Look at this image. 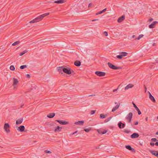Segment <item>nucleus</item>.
Masks as SVG:
<instances>
[{"instance_id": "e433bc0d", "label": "nucleus", "mask_w": 158, "mask_h": 158, "mask_svg": "<svg viewBox=\"0 0 158 158\" xmlns=\"http://www.w3.org/2000/svg\"><path fill=\"white\" fill-rule=\"evenodd\" d=\"M10 69L12 71H14L15 69V68L13 65H11L10 68Z\"/></svg>"}, {"instance_id": "393cba45", "label": "nucleus", "mask_w": 158, "mask_h": 158, "mask_svg": "<svg viewBox=\"0 0 158 158\" xmlns=\"http://www.w3.org/2000/svg\"><path fill=\"white\" fill-rule=\"evenodd\" d=\"M62 129V128L61 127H60L59 126H58L55 129V132L60 131Z\"/></svg>"}, {"instance_id": "a18cd8bd", "label": "nucleus", "mask_w": 158, "mask_h": 158, "mask_svg": "<svg viewBox=\"0 0 158 158\" xmlns=\"http://www.w3.org/2000/svg\"><path fill=\"white\" fill-rule=\"evenodd\" d=\"M95 112V111L94 110H93L91 111V114H94Z\"/></svg>"}, {"instance_id": "ea45409f", "label": "nucleus", "mask_w": 158, "mask_h": 158, "mask_svg": "<svg viewBox=\"0 0 158 158\" xmlns=\"http://www.w3.org/2000/svg\"><path fill=\"white\" fill-rule=\"evenodd\" d=\"M116 57L117 58L121 59L122 58L123 56L121 55H119L117 56Z\"/></svg>"}, {"instance_id": "774afa93", "label": "nucleus", "mask_w": 158, "mask_h": 158, "mask_svg": "<svg viewBox=\"0 0 158 158\" xmlns=\"http://www.w3.org/2000/svg\"><path fill=\"white\" fill-rule=\"evenodd\" d=\"M156 62H157V63L158 62V60H156Z\"/></svg>"}, {"instance_id": "bb28decb", "label": "nucleus", "mask_w": 158, "mask_h": 158, "mask_svg": "<svg viewBox=\"0 0 158 158\" xmlns=\"http://www.w3.org/2000/svg\"><path fill=\"white\" fill-rule=\"evenodd\" d=\"M49 13H47L40 15V16L41 18L42 19L43 18L49 15Z\"/></svg>"}, {"instance_id": "0eeeda50", "label": "nucleus", "mask_w": 158, "mask_h": 158, "mask_svg": "<svg viewBox=\"0 0 158 158\" xmlns=\"http://www.w3.org/2000/svg\"><path fill=\"white\" fill-rule=\"evenodd\" d=\"M158 23V22L157 21H153L151 24L149 25V28H154L155 27V26Z\"/></svg>"}, {"instance_id": "680f3d73", "label": "nucleus", "mask_w": 158, "mask_h": 158, "mask_svg": "<svg viewBox=\"0 0 158 158\" xmlns=\"http://www.w3.org/2000/svg\"><path fill=\"white\" fill-rule=\"evenodd\" d=\"M148 117H147L146 118H145V119H146V120L147 121L148 120Z\"/></svg>"}, {"instance_id": "4be33fe9", "label": "nucleus", "mask_w": 158, "mask_h": 158, "mask_svg": "<svg viewBox=\"0 0 158 158\" xmlns=\"http://www.w3.org/2000/svg\"><path fill=\"white\" fill-rule=\"evenodd\" d=\"M133 86V85H132L131 84H129L127 85L125 88V90L128 89L132 88Z\"/></svg>"}, {"instance_id": "6e6552de", "label": "nucleus", "mask_w": 158, "mask_h": 158, "mask_svg": "<svg viewBox=\"0 0 158 158\" xmlns=\"http://www.w3.org/2000/svg\"><path fill=\"white\" fill-rule=\"evenodd\" d=\"M139 136L138 133H134L131 135V137L132 139H134L138 138Z\"/></svg>"}, {"instance_id": "bf43d9fd", "label": "nucleus", "mask_w": 158, "mask_h": 158, "mask_svg": "<svg viewBox=\"0 0 158 158\" xmlns=\"http://www.w3.org/2000/svg\"><path fill=\"white\" fill-rule=\"evenodd\" d=\"M138 124V121H137L134 123V125H137V124Z\"/></svg>"}, {"instance_id": "f03ea898", "label": "nucleus", "mask_w": 158, "mask_h": 158, "mask_svg": "<svg viewBox=\"0 0 158 158\" xmlns=\"http://www.w3.org/2000/svg\"><path fill=\"white\" fill-rule=\"evenodd\" d=\"M10 126L8 123H6L4 124V128L7 133H9L10 132Z\"/></svg>"}, {"instance_id": "49530a36", "label": "nucleus", "mask_w": 158, "mask_h": 158, "mask_svg": "<svg viewBox=\"0 0 158 158\" xmlns=\"http://www.w3.org/2000/svg\"><path fill=\"white\" fill-rule=\"evenodd\" d=\"M99 146L96 147L95 148L93 149L94 150L99 149Z\"/></svg>"}, {"instance_id": "1a4fd4ad", "label": "nucleus", "mask_w": 158, "mask_h": 158, "mask_svg": "<svg viewBox=\"0 0 158 158\" xmlns=\"http://www.w3.org/2000/svg\"><path fill=\"white\" fill-rule=\"evenodd\" d=\"M56 121L58 122L61 125H65L68 123V122L65 121H62L60 120H56Z\"/></svg>"}, {"instance_id": "6ab92c4d", "label": "nucleus", "mask_w": 158, "mask_h": 158, "mask_svg": "<svg viewBox=\"0 0 158 158\" xmlns=\"http://www.w3.org/2000/svg\"><path fill=\"white\" fill-rule=\"evenodd\" d=\"M84 123L83 121H78L77 122H75L74 124L76 125H82Z\"/></svg>"}, {"instance_id": "58836bf2", "label": "nucleus", "mask_w": 158, "mask_h": 158, "mask_svg": "<svg viewBox=\"0 0 158 158\" xmlns=\"http://www.w3.org/2000/svg\"><path fill=\"white\" fill-rule=\"evenodd\" d=\"M91 130L90 129H89V128H86V129H84V130L86 132H89L90 131V130Z\"/></svg>"}, {"instance_id": "7ed1b4c3", "label": "nucleus", "mask_w": 158, "mask_h": 158, "mask_svg": "<svg viewBox=\"0 0 158 158\" xmlns=\"http://www.w3.org/2000/svg\"><path fill=\"white\" fill-rule=\"evenodd\" d=\"M133 114L131 112H130L126 117V119L128 120L129 123H130Z\"/></svg>"}, {"instance_id": "f3484780", "label": "nucleus", "mask_w": 158, "mask_h": 158, "mask_svg": "<svg viewBox=\"0 0 158 158\" xmlns=\"http://www.w3.org/2000/svg\"><path fill=\"white\" fill-rule=\"evenodd\" d=\"M120 104L119 103L118 105H117L113 107L112 110V112H114L117 110L119 107Z\"/></svg>"}, {"instance_id": "0e129e2a", "label": "nucleus", "mask_w": 158, "mask_h": 158, "mask_svg": "<svg viewBox=\"0 0 158 158\" xmlns=\"http://www.w3.org/2000/svg\"><path fill=\"white\" fill-rule=\"evenodd\" d=\"M156 135H158V131H157L156 132Z\"/></svg>"}, {"instance_id": "2f4dec72", "label": "nucleus", "mask_w": 158, "mask_h": 158, "mask_svg": "<svg viewBox=\"0 0 158 158\" xmlns=\"http://www.w3.org/2000/svg\"><path fill=\"white\" fill-rule=\"evenodd\" d=\"M27 66L26 65H21L20 66V68L21 69H23L26 68H27Z\"/></svg>"}, {"instance_id": "3c124183", "label": "nucleus", "mask_w": 158, "mask_h": 158, "mask_svg": "<svg viewBox=\"0 0 158 158\" xmlns=\"http://www.w3.org/2000/svg\"><path fill=\"white\" fill-rule=\"evenodd\" d=\"M26 77L28 78H30V75H29V74H27L26 75Z\"/></svg>"}, {"instance_id": "cd10ccee", "label": "nucleus", "mask_w": 158, "mask_h": 158, "mask_svg": "<svg viewBox=\"0 0 158 158\" xmlns=\"http://www.w3.org/2000/svg\"><path fill=\"white\" fill-rule=\"evenodd\" d=\"M127 53L125 52H122L119 53V54L121 55L123 57L127 56Z\"/></svg>"}, {"instance_id": "c756f323", "label": "nucleus", "mask_w": 158, "mask_h": 158, "mask_svg": "<svg viewBox=\"0 0 158 158\" xmlns=\"http://www.w3.org/2000/svg\"><path fill=\"white\" fill-rule=\"evenodd\" d=\"M35 19H36V20L37 22H39V21H41L42 19L41 18V17L40 15L38 17H37Z\"/></svg>"}, {"instance_id": "c85d7f7f", "label": "nucleus", "mask_w": 158, "mask_h": 158, "mask_svg": "<svg viewBox=\"0 0 158 158\" xmlns=\"http://www.w3.org/2000/svg\"><path fill=\"white\" fill-rule=\"evenodd\" d=\"M107 116V114L104 115V114H101L100 115V118H104Z\"/></svg>"}, {"instance_id": "a211bd4d", "label": "nucleus", "mask_w": 158, "mask_h": 158, "mask_svg": "<svg viewBox=\"0 0 158 158\" xmlns=\"http://www.w3.org/2000/svg\"><path fill=\"white\" fill-rule=\"evenodd\" d=\"M55 114L54 113H51L47 115V117L50 118H52L55 116Z\"/></svg>"}, {"instance_id": "f257e3e1", "label": "nucleus", "mask_w": 158, "mask_h": 158, "mask_svg": "<svg viewBox=\"0 0 158 158\" xmlns=\"http://www.w3.org/2000/svg\"><path fill=\"white\" fill-rule=\"evenodd\" d=\"M107 64L109 67L113 69L117 70L121 69V67L116 66L110 62H108Z\"/></svg>"}, {"instance_id": "603ef678", "label": "nucleus", "mask_w": 158, "mask_h": 158, "mask_svg": "<svg viewBox=\"0 0 158 158\" xmlns=\"http://www.w3.org/2000/svg\"><path fill=\"white\" fill-rule=\"evenodd\" d=\"M155 145L156 146H158V141L156 142L155 143Z\"/></svg>"}, {"instance_id": "473e14b6", "label": "nucleus", "mask_w": 158, "mask_h": 158, "mask_svg": "<svg viewBox=\"0 0 158 158\" xmlns=\"http://www.w3.org/2000/svg\"><path fill=\"white\" fill-rule=\"evenodd\" d=\"M143 36V35H140L137 38H136L135 39V40H139L140 39L142 38Z\"/></svg>"}, {"instance_id": "72a5a7b5", "label": "nucleus", "mask_w": 158, "mask_h": 158, "mask_svg": "<svg viewBox=\"0 0 158 158\" xmlns=\"http://www.w3.org/2000/svg\"><path fill=\"white\" fill-rule=\"evenodd\" d=\"M19 41H17L15 42H14V43H13L12 45L13 46H15L17 44H19Z\"/></svg>"}, {"instance_id": "9d476101", "label": "nucleus", "mask_w": 158, "mask_h": 158, "mask_svg": "<svg viewBox=\"0 0 158 158\" xmlns=\"http://www.w3.org/2000/svg\"><path fill=\"white\" fill-rule=\"evenodd\" d=\"M125 148L130 151H131L132 152H135V150L133 148H131V146L129 145H126Z\"/></svg>"}, {"instance_id": "338daca9", "label": "nucleus", "mask_w": 158, "mask_h": 158, "mask_svg": "<svg viewBox=\"0 0 158 158\" xmlns=\"http://www.w3.org/2000/svg\"><path fill=\"white\" fill-rule=\"evenodd\" d=\"M156 62H157V63L158 62V60H156Z\"/></svg>"}, {"instance_id": "f8f14e48", "label": "nucleus", "mask_w": 158, "mask_h": 158, "mask_svg": "<svg viewBox=\"0 0 158 158\" xmlns=\"http://www.w3.org/2000/svg\"><path fill=\"white\" fill-rule=\"evenodd\" d=\"M150 152L153 155L158 157V151L154 150H150Z\"/></svg>"}, {"instance_id": "dca6fc26", "label": "nucleus", "mask_w": 158, "mask_h": 158, "mask_svg": "<svg viewBox=\"0 0 158 158\" xmlns=\"http://www.w3.org/2000/svg\"><path fill=\"white\" fill-rule=\"evenodd\" d=\"M65 0H59L55 1L54 2L56 3L61 4L65 2Z\"/></svg>"}, {"instance_id": "4c0bfd02", "label": "nucleus", "mask_w": 158, "mask_h": 158, "mask_svg": "<svg viewBox=\"0 0 158 158\" xmlns=\"http://www.w3.org/2000/svg\"><path fill=\"white\" fill-rule=\"evenodd\" d=\"M36 22H37L35 19H35H33V20L31 21L30 22V23H36Z\"/></svg>"}, {"instance_id": "052dcab7", "label": "nucleus", "mask_w": 158, "mask_h": 158, "mask_svg": "<svg viewBox=\"0 0 158 158\" xmlns=\"http://www.w3.org/2000/svg\"><path fill=\"white\" fill-rule=\"evenodd\" d=\"M95 94H92V95H89V97H90V96H95Z\"/></svg>"}, {"instance_id": "4468645a", "label": "nucleus", "mask_w": 158, "mask_h": 158, "mask_svg": "<svg viewBox=\"0 0 158 158\" xmlns=\"http://www.w3.org/2000/svg\"><path fill=\"white\" fill-rule=\"evenodd\" d=\"M25 129V127L24 126H20L17 129V130L20 132H23Z\"/></svg>"}, {"instance_id": "7c9ffc66", "label": "nucleus", "mask_w": 158, "mask_h": 158, "mask_svg": "<svg viewBox=\"0 0 158 158\" xmlns=\"http://www.w3.org/2000/svg\"><path fill=\"white\" fill-rule=\"evenodd\" d=\"M112 118V117H110L109 118H107L106 119H105L104 121V122L105 123H107V122H108L109 121L110 119H111Z\"/></svg>"}, {"instance_id": "37998d69", "label": "nucleus", "mask_w": 158, "mask_h": 158, "mask_svg": "<svg viewBox=\"0 0 158 158\" xmlns=\"http://www.w3.org/2000/svg\"><path fill=\"white\" fill-rule=\"evenodd\" d=\"M45 153H49V154H50L52 152H51L50 151H48V150H46L45 151Z\"/></svg>"}, {"instance_id": "864d4df0", "label": "nucleus", "mask_w": 158, "mask_h": 158, "mask_svg": "<svg viewBox=\"0 0 158 158\" xmlns=\"http://www.w3.org/2000/svg\"><path fill=\"white\" fill-rule=\"evenodd\" d=\"M92 3H90L89 4V5H88V7H91V6H92Z\"/></svg>"}, {"instance_id": "5fc2aeb1", "label": "nucleus", "mask_w": 158, "mask_h": 158, "mask_svg": "<svg viewBox=\"0 0 158 158\" xmlns=\"http://www.w3.org/2000/svg\"><path fill=\"white\" fill-rule=\"evenodd\" d=\"M98 19H94L93 20H92V21H98Z\"/></svg>"}, {"instance_id": "c9c22d12", "label": "nucleus", "mask_w": 158, "mask_h": 158, "mask_svg": "<svg viewBox=\"0 0 158 158\" xmlns=\"http://www.w3.org/2000/svg\"><path fill=\"white\" fill-rule=\"evenodd\" d=\"M27 52V50H24L22 52L20 53L19 54V55L20 56H22L23 55V54H25Z\"/></svg>"}, {"instance_id": "c03bdc74", "label": "nucleus", "mask_w": 158, "mask_h": 158, "mask_svg": "<svg viewBox=\"0 0 158 158\" xmlns=\"http://www.w3.org/2000/svg\"><path fill=\"white\" fill-rule=\"evenodd\" d=\"M154 145H155V143L152 142H150V145L152 146H154Z\"/></svg>"}, {"instance_id": "4d7b16f0", "label": "nucleus", "mask_w": 158, "mask_h": 158, "mask_svg": "<svg viewBox=\"0 0 158 158\" xmlns=\"http://www.w3.org/2000/svg\"><path fill=\"white\" fill-rule=\"evenodd\" d=\"M118 89H113V92H115L116 91H117Z\"/></svg>"}, {"instance_id": "b1692460", "label": "nucleus", "mask_w": 158, "mask_h": 158, "mask_svg": "<svg viewBox=\"0 0 158 158\" xmlns=\"http://www.w3.org/2000/svg\"><path fill=\"white\" fill-rule=\"evenodd\" d=\"M14 81H13V85L14 86L16 85L17 83H18V81L17 79H15V78H13Z\"/></svg>"}, {"instance_id": "aec40b11", "label": "nucleus", "mask_w": 158, "mask_h": 158, "mask_svg": "<svg viewBox=\"0 0 158 158\" xmlns=\"http://www.w3.org/2000/svg\"><path fill=\"white\" fill-rule=\"evenodd\" d=\"M23 121V118H20L17 119L16 121V124L18 125L21 124L22 123Z\"/></svg>"}, {"instance_id": "8fccbe9b", "label": "nucleus", "mask_w": 158, "mask_h": 158, "mask_svg": "<svg viewBox=\"0 0 158 158\" xmlns=\"http://www.w3.org/2000/svg\"><path fill=\"white\" fill-rule=\"evenodd\" d=\"M77 131H76L75 132H73V133L72 134H71V135H74L75 134H76L77 133Z\"/></svg>"}, {"instance_id": "2eb2a0df", "label": "nucleus", "mask_w": 158, "mask_h": 158, "mask_svg": "<svg viewBox=\"0 0 158 158\" xmlns=\"http://www.w3.org/2000/svg\"><path fill=\"white\" fill-rule=\"evenodd\" d=\"M149 98L153 102H156V100L154 97L149 92Z\"/></svg>"}, {"instance_id": "39448f33", "label": "nucleus", "mask_w": 158, "mask_h": 158, "mask_svg": "<svg viewBox=\"0 0 158 158\" xmlns=\"http://www.w3.org/2000/svg\"><path fill=\"white\" fill-rule=\"evenodd\" d=\"M63 71L68 74H70L71 73V71L70 69H68V68H64L63 69Z\"/></svg>"}, {"instance_id": "f704fd0d", "label": "nucleus", "mask_w": 158, "mask_h": 158, "mask_svg": "<svg viewBox=\"0 0 158 158\" xmlns=\"http://www.w3.org/2000/svg\"><path fill=\"white\" fill-rule=\"evenodd\" d=\"M103 130L102 129H100L97 130V131L99 134H102Z\"/></svg>"}, {"instance_id": "a19ab883", "label": "nucleus", "mask_w": 158, "mask_h": 158, "mask_svg": "<svg viewBox=\"0 0 158 158\" xmlns=\"http://www.w3.org/2000/svg\"><path fill=\"white\" fill-rule=\"evenodd\" d=\"M151 140L153 142H156L157 141H158V140H157L156 138H153L151 139Z\"/></svg>"}, {"instance_id": "e2e57ef3", "label": "nucleus", "mask_w": 158, "mask_h": 158, "mask_svg": "<svg viewBox=\"0 0 158 158\" xmlns=\"http://www.w3.org/2000/svg\"><path fill=\"white\" fill-rule=\"evenodd\" d=\"M135 35H132V38H135Z\"/></svg>"}, {"instance_id": "412c9836", "label": "nucleus", "mask_w": 158, "mask_h": 158, "mask_svg": "<svg viewBox=\"0 0 158 158\" xmlns=\"http://www.w3.org/2000/svg\"><path fill=\"white\" fill-rule=\"evenodd\" d=\"M81 64V62L79 61H76L75 62L74 64L77 66L79 67L80 66Z\"/></svg>"}, {"instance_id": "69168bd1", "label": "nucleus", "mask_w": 158, "mask_h": 158, "mask_svg": "<svg viewBox=\"0 0 158 158\" xmlns=\"http://www.w3.org/2000/svg\"><path fill=\"white\" fill-rule=\"evenodd\" d=\"M155 45H156V44L154 43V44H153V46H155Z\"/></svg>"}, {"instance_id": "423d86ee", "label": "nucleus", "mask_w": 158, "mask_h": 158, "mask_svg": "<svg viewBox=\"0 0 158 158\" xmlns=\"http://www.w3.org/2000/svg\"><path fill=\"white\" fill-rule=\"evenodd\" d=\"M134 107H135V110L137 111L139 115H140L141 114V112L139 109V108L136 106L135 104L133 102H132Z\"/></svg>"}, {"instance_id": "ddd939ff", "label": "nucleus", "mask_w": 158, "mask_h": 158, "mask_svg": "<svg viewBox=\"0 0 158 158\" xmlns=\"http://www.w3.org/2000/svg\"><path fill=\"white\" fill-rule=\"evenodd\" d=\"M125 18L124 15H122L118 18L117 20L118 22V23L121 22L125 19Z\"/></svg>"}, {"instance_id": "09e8293b", "label": "nucleus", "mask_w": 158, "mask_h": 158, "mask_svg": "<svg viewBox=\"0 0 158 158\" xmlns=\"http://www.w3.org/2000/svg\"><path fill=\"white\" fill-rule=\"evenodd\" d=\"M124 132L127 133H129L130 132V131L128 130H126L124 131Z\"/></svg>"}, {"instance_id": "6e6d98bb", "label": "nucleus", "mask_w": 158, "mask_h": 158, "mask_svg": "<svg viewBox=\"0 0 158 158\" xmlns=\"http://www.w3.org/2000/svg\"><path fill=\"white\" fill-rule=\"evenodd\" d=\"M51 38H48L47 39V41H51V40H52L51 39Z\"/></svg>"}, {"instance_id": "5701e85b", "label": "nucleus", "mask_w": 158, "mask_h": 158, "mask_svg": "<svg viewBox=\"0 0 158 158\" xmlns=\"http://www.w3.org/2000/svg\"><path fill=\"white\" fill-rule=\"evenodd\" d=\"M63 69H64V68H63V66H61L57 68V69L58 71L60 73H61V74L63 73L62 72V71H63Z\"/></svg>"}, {"instance_id": "20e7f679", "label": "nucleus", "mask_w": 158, "mask_h": 158, "mask_svg": "<svg viewBox=\"0 0 158 158\" xmlns=\"http://www.w3.org/2000/svg\"><path fill=\"white\" fill-rule=\"evenodd\" d=\"M95 74L99 77H103L105 76L106 73L104 72L97 71L95 72Z\"/></svg>"}, {"instance_id": "9b49d317", "label": "nucleus", "mask_w": 158, "mask_h": 158, "mask_svg": "<svg viewBox=\"0 0 158 158\" xmlns=\"http://www.w3.org/2000/svg\"><path fill=\"white\" fill-rule=\"evenodd\" d=\"M119 128L120 129H122L124 128L125 126V124L121 122H120L118 124Z\"/></svg>"}, {"instance_id": "79ce46f5", "label": "nucleus", "mask_w": 158, "mask_h": 158, "mask_svg": "<svg viewBox=\"0 0 158 158\" xmlns=\"http://www.w3.org/2000/svg\"><path fill=\"white\" fill-rule=\"evenodd\" d=\"M103 34L105 36H107L108 35V33L106 31H104L103 33Z\"/></svg>"}, {"instance_id": "13d9d810", "label": "nucleus", "mask_w": 158, "mask_h": 158, "mask_svg": "<svg viewBox=\"0 0 158 158\" xmlns=\"http://www.w3.org/2000/svg\"><path fill=\"white\" fill-rule=\"evenodd\" d=\"M153 20V19L152 18H151L148 21L149 22H151V21H152Z\"/></svg>"}, {"instance_id": "de8ad7c7", "label": "nucleus", "mask_w": 158, "mask_h": 158, "mask_svg": "<svg viewBox=\"0 0 158 158\" xmlns=\"http://www.w3.org/2000/svg\"><path fill=\"white\" fill-rule=\"evenodd\" d=\"M107 132V131L106 130L102 131V134H105V133H106Z\"/></svg>"}, {"instance_id": "a878e982", "label": "nucleus", "mask_w": 158, "mask_h": 158, "mask_svg": "<svg viewBox=\"0 0 158 158\" xmlns=\"http://www.w3.org/2000/svg\"><path fill=\"white\" fill-rule=\"evenodd\" d=\"M106 9H107L106 8L104 9L103 10H102L101 11H99V12H98V13H96V15H98L99 14H101L102 13L104 12L106 10Z\"/></svg>"}]
</instances>
